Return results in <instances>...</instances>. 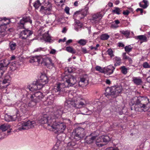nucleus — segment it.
I'll return each mask as SVG.
<instances>
[{
  "label": "nucleus",
  "mask_w": 150,
  "mask_h": 150,
  "mask_svg": "<svg viewBox=\"0 0 150 150\" xmlns=\"http://www.w3.org/2000/svg\"><path fill=\"white\" fill-rule=\"evenodd\" d=\"M142 2L144 3V4L143 5L142 8H145L148 6V1L145 0H143Z\"/></svg>",
  "instance_id": "obj_46"
},
{
  "label": "nucleus",
  "mask_w": 150,
  "mask_h": 150,
  "mask_svg": "<svg viewBox=\"0 0 150 150\" xmlns=\"http://www.w3.org/2000/svg\"><path fill=\"white\" fill-rule=\"evenodd\" d=\"M35 125V122L34 121L28 120L27 121H23L18 124V129L20 130L28 129L33 128Z\"/></svg>",
  "instance_id": "obj_9"
},
{
  "label": "nucleus",
  "mask_w": 150,
  "mask_h": 150,
  "mask_svg": "<svg viewBox=\"0 0 150 150\" xmlns=\"http://www.w3.org/2000/svg\"><path fill=\"white\" fill-rule=\"evenodd\" d=\"M33 33V31L26 29L23 30L20 33V37L23 39H25L31 35Z\"/></svg>",
  "instance_id": "obj_18"
},
{
  "label": "nucleus",
  "mask_w": 150,
  "mask_h": 150,
  "mask_svg": "<svg viewBox=\"0 0 150 150\" xmlns=\"http://www.w3.org/2000/svg\"><path fill=\"white\" fill-rule=\"evenodd\" d=\"M11 126L8 124L2 125L0 126V129L1 130L5 131L10 128Z\"/></svg>",
  "instance_id": "obj_24"
},
{
  "label": "nucleus",
  "mask_w": 150,
  "mask_h": 150,
  "mask_svg": "<svg viewBox=\"0 0 150 150\" xmlns=\"http://www.w3.org/2000/svg\"><path fill=\"white\" fill-rule=\"evenodd\" d=\"M72 41V40H68L66 42V43L67 44H69Z\"/></svg>",
  "instance_id": "obj_59"
},
{
  "label": "nucleus",
  "mask_w": 150,
  "mask_h": 150,
  "mask_svg": "<svg viewBox=\"0 0 150 150\" xmlns=\"http://www.w3.org/2000/svg\"><path fill=\"white\" fill-rule=\"evenodd\" d=\"M109 36L106 34H102L100 36V39L103 40H107L109 38Z\"/></svg>",
  "instance_id": "obj_36"
},
{
  "label": "nucleus",
  "mask_w": 150,
  "mask_h": 150,
  "mask_svg": "<svg viewBox=\"0 0 150 150\" xmlns=\"http://www.w3.org/2000/svg\"><path fill=\"white\" fill-rule=\"evenodd\" d=\"M131 110L137 112L144 111V110L150 108L149 99L146 96H139L133 97L129 103Z\"/></svg>",
  "instance_id": "obj_1"
},
{
  "label": "nucleus",
  "mask_w": 150,
  "mask_h": 150,
  "mask_svg": "<svg viewBox=\"0 0 150 150\" xmlns=\"http://www.w3.org/2000/svg\"><path fill=\"white\" fill-rule=\"evenodd\" d=\"M136 11L137 12H138L139 11H140L141 13L142 14L143 13V10L142 9L140 8H138L137 9Z\"/></svg>",
  "instance_id": "obj_54"
},
{
  "label": "nucleus",
  "mask_w": 150,
  "mask_h": 150,
  "mask_svg": "<svg viewBox=\"0 0 150 150\" xmlns=\"http://www.w3.org/2000/svg\"><path fill=\"white\" fill-rule=\"evenodd\" d=\"M6 28V25L5 24H1L0 25V30H1L5 31Z\"/></svg>",
  "instance_id": "obj_40"
},
{
  "label": "nucleus",
  "mask_w": 150,
  "mask_h": 150,
  "mask_svg": "<svg viewBox=\"0 0 150 150\" xmlns=\"http://www.w3.org/2000/svg\"><path fill=\"white\" fill-rule=\"evenodd\" d=\"M28 104V105L29 107H32L35 106L36 104V103L38 102V100H36L35 99H33L31 100Z\"/></svg>",
  "instance_id": "obj_27"
},
{
  "label": "nucleus",
  "mask_w": 150,
  "mask_h": 150,
  "mask_svg": "<svg viewBox=\"0 0 150 150\" xmlns=\"http://www.w3.org/2000/svg\"><path fill=\"white\" fill-rule=\"evenodd\" d=\"M88 8H86L84 9L81 11H77L74 13V15H83V17L86 16L87 13Z\"/></svg>",
  "instance_id": "obj_23"
},
{
  "label": "nucleus",
  "mask_w": 150,
  "mask_h": 150,
  "mask_svg": "<svg viewBox=\"0 0 150 150\" xmlns=\"http://www.w3.org/2000/svg\"><path fill=\"white\" fill-rule=\"evenodd\" d=\"M43 37L44 38H45L48 41H50V40H51L50 37L47 33L46 34V35L45 34L44 35Z\"/></svg>",
  "instance_id": "obj_48"
},
{
  "label": "nucleus",
  "mask_w": 150,
  "mask_h": 150,
  "mask_svg": "<svg viewBox=\"0 0 150 150\" xmlns=\"http://www.w3.org/2000/svg\"><path fill=\"white\" fill-rule=\"evenodd\" d=\"M132 47H131L130 45L126 46L125 47V51L127 53H129V52L132 51Z\"/></svg>",
  "instance_id": "obj_39"
},
{
  "label": "nucleus",
  "mask_w": 150,
  "mask_h": 150,
  "mask_svg": "<svg viewBox=\"0 0 150 150\" xmlns=\"http://www.w3.org/2000/svg\"><path fill=\"white\" fill-rule=\"evenodd\" d=\"M20 108L21 111H22L23 113H25L26 111L28 110L29 109L28 104L25 103L21 104Z\"/></svg>",
  "instance_id": "obj_22"
},
{
  "label": "nucleus",
  "mask_w": 150,
  "mask_h": 150,
  "mask_svg": "<svg viewBox=\"0 0 150 150\" xmlns=\"http://www.w3.org/2000/svg\"><path fill=\"white\" fill-rule=\"evenodd\" d=\"M114 22H115V24H119L120 23V21L118 20H115L114 21Z\"/></svg>",
  "instance_id": "obj_60"
},
{
  "label": "nucleus",
  "mask_w": 150,
  "mask_h": 150,
  "mask_svg": "<svg viewBox=\"0 0 150 150\" xmlns=\"http://www.w3.org/2000/svg\"><path fill=\"white\" fill-rule=\"evenodd\" d=\"M114 9L112 11V13H115L118 15H119L121 13L122 11V9L118 7H115L114 8Z\"/></svg>",
  "instance_id": "obj_30"
},
{
  "label": "nucleus",
  "mask_w": 150,
  "mask_h": 150,
  "mask_svg": "<svg viewBox=\"0 0 150 150\" xmlns=\"http://www.w3.org/2000/svg\"><path fill=\"white\" fill-rule=\"evenodd\" d=\"M78 43L82 45H84L86 43V40L81 39L78 41Z\"/></svg>",
  "instance_id": "obj_43"
},
{
  "label": "nucleus",
  "mask_w": 150,
  "mask_h": 150,
  "mask_svg": "<svg viewBox=\"0 0 150 150\" xmlns=\"http://www.w3.org/2000/svg\"><path fill=\"white\" fill-rule=\"evenodd\" d=\"M122 90V86L116 85L112 86L106 88L105 95L107 97L111 96L112 98H115L121 93Z\"/></svg>",
  "instance_id": "obj_5"
},
{
  "label": "nucleus",
  "mask_w": 150,
  "mask_h": 150,
  "mask_svg": "<svg viewBox=\"0 0 150 150\" xmlns=\"http://www.w3.org/2000/svg\"><path fill=\"white\" fill-rule=\"evenodd\" d=\"M142 65L143 68H150V65L147 62H144Z\"/></svg>",
  "instance_id": "obj_42"
},
{
  "label": "nucleus",
  "mask_w": 150,
  "mask_h": 150,
  "mask_svg": "<svg viewBox=\"0 0 150 150\" xmlns=\"http://www.w3.org/2000/svg\"><path fill=\"white\" fill-rule=\"evenodd\" d=\"M88 80L83 77H80L79 82V86L80 87H83L86 86L88 84Z\"/></svg>",
  "instance_id": "obj_21"
},
{
  "label": "nucleus",
  "mask_w": 150,
  "mask_h": 150,
  "mask_svg": "<svg viewBox=\"0 0 150 150\" xmlns=\"http://www.w3.org/2000/svg\"><path fill=\"white\" fill-rule=\"evenodd\" d=\"M66 50L67 51L72 54H75L76 52L75 50L71 47L69 46L66 47Z\"/></svg>",
  "instance_id": "obj_31"
},
{
  "label": "nucleus",
  "mask_w": 150,
  "mask_h": 150,
  "mask_svg": "<svg viewBox=\"0 0 150 150\" xmlns=\"http://www.w3.org/2000/svg\"><path fill=\"white\" fill-rule=\"evenodd\" d=\"M66 38H64L63 39H59V41H58V42H65L66 41Z\"/></svg>",
  "instance_id": "obj_56"
},
{
  "label": "nucleus",
  "mask_w": 150,
  "mask_h": 150,
  "mask_svg": "<svg viewBox=\"0 0 150 150\" xmlns=\"http://www.w3.org/2000/svg\"><path fill=\"white\" fill-rule=\"evenodd\" d=\"M106 150H119L117 148H115L113 147H110L106 148Z\"/></svg>",
  "instance_id": "obj_49"
},
{
  "label": "nucleus",
  "mask_w": 150,
  "mask_h": 150,
  "mask_svg": "<svg viewBox=\"0 0 150 150\" xmlns=\"http://www.w3.org/2000/svg\"><path fill=\"white\" fill-rule=\"evenodd\" d=\"M122 34L124 35L127 38L129 37V36L130 35V31L128 30H127L126 31L122 30L120 32Z\"/></svg>",
  "instance_id": "obj_35"
},
{
  "label": "nucleus",
  "mask_w": 150,
  "mask_h": 150,
  "mask_svg": "<svg viewBox=\"0 0 150 150\" xmlns=\"http://www.w3.org/2000/svg\"><path fill=\"white\" fill-rule=\"evenodd\" d=\"M138 38L140 40L143 42H146L147 41V38L146 36L144 35H140L137 36Z\"/></svg>",
  "instance_id": "obj_37"
},
{
  "label": "nucleus",
  "mask_w": 150,
  "mask_h": 150,
  "mask_svg": "<svg viewBox=\"0 0 150 150\" xmlns=\"http://www.w3.org/2000/svg\"><path fill=\"white\" fill-rule=\"evenodd\" d=\"M9 64L10 68L12 70H14L16 69V63L15 62H9L7 60L5 59L0 61V69L1 70H4L3 71L4 72L7 68L8 65Z\"/></svg>",
  "instance_id": "obj_10"
},
{
  "label": "nucleus",
  "mask_w": 150,
  "mask_h": 150,
  "mask_svg": "<svg viewBox=\"0 0 150 150\" xmlns=\"http://www.w3.org/2000/svg\"><path fill=\"white\" fill-rule=\"evenodd\" d=\"M129 13V11L127 10H126L125 11H124L123 12V14L124 15H128Z\"/></svg>",
  "instance_id": "obj_50"
},
{
  "label": "nucleus",
  "mask_w": 150,
  "mask_h": 150,
  "mask_svg": "<svg viewBox=\"0 0 150 150\" xmlns=\"http://www.w3.org/2000/svg\"><path fill=\"white\" fill-rule=\"evenodd\" d=\"M103 15L100 13L94 14L92 16L91 21L92 23H98L102 19Z\"/></svg>",
  "instance_id": "obj_15"
},
{
  "label": "nucleus",
  "mask_w": 150,
  "mask_h": 150,
  "mask_svg": "<svg viewBox=\"0 0 150 150\" xmlns=\"http://www.w3.org/2000/svg\"><path fill=\"white\" fill-rule=\"evenodd\" d=\"M63 112V108H62L60 109H58L56 111L54 112L53 115H51L48 116L47 115H45L43 116L46 115L47 117H48L51 116H52V119L54 118L56 120V118H60L61 117Z\"/></svg>",
  "instance_id": "obj_14"
},
{
  "label": "nucleus",
  "mask_w": 150,
  "mask_h": 150,
  "mask_svg": "<svg viewBox=\"0 0 150 150\" xmlns=\"http://www.w3.org/2000/svg\"><path fill=\"white\" fill-rule=\"evenodd\" d=\"M110 137L108 136H103L99 137V139L97 140L96 144L98 146L100 145V146H102L106 144L110 141Z\"/></svg>",
  "instance_id": "obj_12"
},
{
  "label": "nucleus",
  "mask_w": 150,
  "mask_h": 150,
  "mask_svg": "<svg viewBox=\"0 0 150 150\" xmlns=\"http://www.w3.org/2000/svg\"><path fill=\"white\" fill-rule=\"evenodd\" d=\"M76 143L74 141H71L70 142H69L68 144V146L69 147H73L75 146L76 144Z\"/></svg>",
  "instance_id": "obj_44"
},
{
  "label": "nucleus",
  "mask_w": 150,
  "mask_h": 150,
  "mask_svg": "<svg viewBox=\"0 0 150 150\" xmlns=\"http://www.w3.org/2000/svg\"><path fill=\"white\" fill-rule=\"evenodd\" d=\"M9 48L11 50H13L16 49V44L13 42H11L9 43Z\"/></svg>",
  "instance_id": "obj_32"
},
{
  "label": "nucleus",
  "mask_w": 150,
  "mask_h": 150,
  "mask_svg": "<svg viewBox=\"0 0 150 150\" xmlns=\"http://www.w3.org/2000/svg\"><path fill=\"white\" fill-rule=\"evenodd\" d=\"M105 82L107 84L110 85L111 84V81L110 80L108 79L106 80Z\"/></svg>",
  "instance_id": "obj_52"
},
{
  "label": "nucleus",
  "mask_w": 150,
  "mask_h": 150,
  "mask_svg": "<svg viewBox=\"0 0 150 150\" xmlns=\"http://www.w3.org/2000/svg\"><path fill=\"white\" fill-rule=\"evenodd\" d=\"M41 4L40 2V1L38 0L36 1L33 3V6L34 7L35 9H37L41 5Z\"/></svg>",
  "instance_id": "obj_34"
},
{
  "label": "nucleus",
  "mask_w": 150,
  "mask_h": 150,
  "mask_svg": "<svg viewBox=\"0 0 150 150\" xmlns=\"http://www.w3.org/2000/svg\"><path fill=\"white\" fill-rule=\"evenodd\" d=\"M97 103L98 106H97V109L99 111H100L103 108V106L101 103L98 101H96Z\"/></svg>",
  "instance_id": "obj_38"
},
{
  "label": "nucleus",
  "mask_w": 150,
  "mask_h": 150,
  "mask_svg": "<svg viewBox=\"0 0 150 150\" xmlns=\"http://www.w3.org/2000/svg\"><path fill=\"white\" fill-rule=\"evenodd\" d=\"M44 97V96L43 94L40 91H38L36 92H35L34 93L31 95L30 96V99L31 100L35 99L37 100L38 101V102L39 100H41Z\"/></svg>",
  "instance_id": "obj_16"
},
{
  "label": "nucleus",
  "mask_w": 150,
  "mask_h": 150,
  "mask_svg": "<svg viewBox=\"0 0 150 150\" xmlns=\"http://www.w3.org/2000/svg\"><path fill=\"white\" fill-rule=\"evenodd\" d=\"M115 68L111 65H109L107 67L102 68L99 66H96L95 67V69L97 71H99L101 73H104L106 74L105 73L108 74H112L113 71V70Z\"/></svg>",
  "instance_id": "obj_11"
},
{
  "label": "nucleus",
  "mask_w": 150,
  "mask_h": 150,
  "mask_svg": "<svg viewBox=\"0 0 150 150\" xmlns=\"http://www.w3.org/2000/svg\"><path fill=\"white\" fill-rule=\"evenodd\" d=\"M74 6H78V2L77 1H76L74 3Z\"/></svg>",
  "instance_id": "obj_63"
},
{
  "label": "nucleus",
  "mask_w": 150,
  "mask_h": 150,
  "mask_svg": "<svg viewBox=\"0 0 150 150\" xmlns=\"http://www.w3.org/2000/svg\"><path fill=\"white\" fill-rule=\"evenodd\" d=\"M29 22L30 24L32 23V21L30 20L29 17L25 16L23 17L18 23V28H24V24L26 23Z\"/></svg>",
  "instance_id": "obj_13"
},
{
  "label": "nucleus",
  "mask_w": 150,
  "mask_h": 150,
  "mask_svg": "<svg viewBox=\"0 0 150 150\" xmlns=\"http://www.w3.org/2000/svg\"><path fill=\"white\" fill-rule=\"evenodd\" d=\"M114 62H115V66H117L120 65L121 64V59L118 57H115L114 58Z\"/></svg>",
  "instance_id": "obj_29"
},
{
  "label": "nucleus",
  "mask_w": 150,
  "mask_h": 150,
  "mask_svg": "<svg viewBox=\"0 0 150 150\" xmlns=\"http://www.w3.org/2000/svg\"><path fill=\"white\" fill-rule=\"evenodd\" d=\"M52 9V5L50 3L48 2L47 4H45L44 6H41L40 11L43 14H46L47 11H50Z\"/></svg>",
  "instance_id": "obj_17"
},
{
  "label": "nucleus",
  "mask_w": 150,
  "mask_h": 150,
  "mask_svg": "<svg viewBox=\"0 0 150 150\" xmlns=\"http://www.w3.org/2000/svg\"><path fill=\"white\" fill-rule=\"evenodd\" d=\"M63 86V84L59 83L57 84L56 86L54 87V89L55 92L59 91L61 90V87Z\"/></svg>",
  "instance_id": "obj_33"
},
{
  "label": "nucleus",
  "mask_w": 150,
  "mask_h": 150,
  "mask_svg": "<svg viewBox=\"0 0 150 150\" xmlns=\"http://www.w3.org/2000/svg\"><path fill=\"white\" fill-rule=\"evenodd\" d=\"M124 45L121 42H119L118 43V46L120 47H124Z\"/></svg>",
  "instance_id": "obj_53"
},
{
  "label": "nucleus",
  "mask_w": 150,
  "mask_h": 150,
  "mask_svg": "<svg viewBox=\"0 0 150 150\" xmlns=\"http://www.w3.org/2000/svg\"><path fill=\"white\" fill-rule=\"evenodd\" d=\"M48 82L47 76H40V79L35 81H34L33 83L28 86V88L30 91L40 90L44 86V84Z\"/></svg>",
  "instance_id": "obj_4"
},
{
  "label": "nucleus",
  "mask_w": 150,
  "mask_h": 150,
  "mask_svg": "<svg viewBox=\"0 0 150 150\" xmlns=\"http://www.w3.org/2000/svg\"><path fill=\"white\" fill-rule=\"evenodd\" d=\"M11 79L10 76H5L4 79L2 81V83L3 84H5L6 83H9Z\"/></svg>",
  "instance_id": "obj_28"
},
{
  "label": "nucleus",
  "mask_w": 150,
  "mask_h": 150,
  "mask_svg": "<svg viewBox=\"0 0 150 150\" xmlns=\"http://www.w3.org/2000/svg\"><path fill=\"white\" fill-rule=\"evenodd\" d=\"M18 114H17L16 115L11 116L7 114L5 115L4 119L5 121L8 122L10 121H14L16 120H19V116L18 115Z\"/></svg>",
  "instance_id": "obj_19"
},
{
  "label": "nucleus",
  "mask_w": 150,
  "mask_h": 150,
  "mask_svg": "<svg viewBox=\"0 0 150 150\" xmlns=\"http://www.w3.org/2000/svg\"><path fill=\"white\" fill-rule=\"evenodd\" d=\"M56 50L54 49H52L50 52V53L51 54H55L56 52Z\"/></svg>",
  "instance_id": "obj_55"
},
{
  "label": "nucleus",
  "mask_w": 150,
  "mask_h": 150,
  "mask_svg": "<svg viewBox=\"0 0 150 150\" xmlns=\"http://www.w3.org/2000/svg\"><path fill=\"white\" fill-rule=\"evenodd\" d=\"M82 51L84 53H86L87 52V51L85 48H83L82 49Z\"/></svg>",
  "instance_id": "obj_61"
},
{
  "label": "nucleus",
  "mask_w": 150,
  "mask_h": 150,
  "mask_svg": "<svg viewBox=\"0 0 150 150\" xmlns=\"http://www.w3.org/2000/svg\"><path fill=\"white\" fill-rule=\"evenodd\" d=\"M123 59L127 60L129 62L130 64H132V59L126 55V53L125 52L122 54Z\"/></svg>",
  "instance_id": "obj_26"
},
{
  "label": "nucleus",
  "mask_w": 150,
  "mask_h": 150,
  "mask_svg": "<svg viewBox=\"0 0 150 150\" xmlns=\"http://www.w3.org/2000/svg\"><path fill=\"white\" fill-rule=\"evenodd\" d=\"M108 54L111 57L113 56L114 55L113 54V51L111 49H109L107 51Z\"/></svg>",
  "instance_id": "obj_45"
},
{
  "label": "nucleus",
  "mask_w": 150,
  "mask_h": 150,
  "mask_svg": "<svg viewBox=\"0 0 150 150\" xmlns=\"http://www.w3.org/2000/svg\"><path fill=\"white\" fill-rule=\"evenodd\" d=\"M29 62L36 65H38L40 63L49 69L51 68L54 66V64L51 59L48 57H42L39 56L32 57L29 60Z\"/></svg>",
  "instance_id": "obj_3"
},
{
  "label": "nucleus",
  "mask_w": 150,
  "mask_h": 150,
  "mask_svg": "<svg viewBox=\"0 0 150 150\" xmlns=\"http://www.w3.org/2000/svg\"><path fill=\"white\" fill-rule=\"evenodd\" d=\"M132 81L134 83L137 85H141L142 83V81L141 79L137 78V77H134L133 78Z\"/></svg>",
  "instance_id": "obj_25"
},
{
  "label": "nucleus",
  "mask_w": 150,
  "mask_h": 150,
  "mask_svg": "<svg viewBox=\"0 0 150 150\" xmlns=\"http://www.w3.org/2000/svg\"><path fill=\"white\" fill-rule=\"evenodd\" d=\"M111 27L112 28H117V27H118V26L117 25L112 24L111 25Z\"/></svg>",
  "instance_id": "obj_57"
},
{
  "label": "nucleus",
  "mask_w": 150,
  "mask_h": 150,
  "mask_svg": "<svg viewBox=\"0 0 150 150\" xmlns=\"http://www.w3.org/2000/svg\"><path fill=\"white\" fill-rule=\"evenodd\" d=\"M85 134L84 129L81 127L76 128L72 133V135L76 141H79L83 138Z\"/></svg>",
  "instance_id": "obj_7"
},
{
  "label": "nucleus",
  "mask_w": 150,
  "mask_h": 150,
  "mask_svg": "<svg viewBox=\"0 0 150 150\" xmlns=\"http://www.w3.org/2000/svg\"><path fill=\"white\" fill-rule=\"evenodd\" d=\"M147 80L150 83V76L147 78Z\"/></svg>",
  "instance_id": "obj_64"
},
{
  "label": "nucleus",
  "mask_w": 150,
  "mask_h": 150,
  "mask_svg": "<svg viewBox=\"0 0 150 150\" xmlns=\"http://www.w3.org/2000/svg\"><path fill=\"white\" fill-rule=\"evenodd\" d=\"M6 34V31L0 30V38L4 37Z\"/></svg>",
  "instance_id": "obj_47"
},
{
  "label": "nucleus",
  "mask_w": 150,
  "mask_h": 150,
  "mask_svg": "<svg viewBox=\"0 0 150 150\" xmlns=\"http://www.w3.org/2000/svg\"><path fill=\"white\" fill-rule=\"evenodd\" d=\"M61 78L64 82L65 87L72 86L75 84L76 81L74 76H62Z\"/></svg>",
  "instance_id": "obj_8"
},
{
  "label": "nucleus",
  "mask_w": 150,
  "mask_h": 150,
  "mask_svg": "<svg viewBox=\"0 0 150 150\" xmlns=\"http://www.w3.org/2000/svg\"><path fill=\"white\" fill-rule=\"evenodd\" d=\"M121 71L123 74H126L127 73V69L124 66L121 67Z\"/></svg>",
  "instance_id": "obj_41"
},
{
  "label": "nucleus",
  "mask_w": 150,
  "mask_h": 150,
  "mask_svg": "<svg viewBox=\"0 0 150 150\" xmlns=\"http://www.w3.org/2000/svg\"><path fill=\"white\" fill-rule=\"evenodd\" d=\"M96 136H93L91 134L86 136L85 139V142L88 144H90L93 142L96 139Z\"/></svg>",
  "instance_id": "obj_20"
},
{
  "label": "nucleus",
  "mask_w": 150,
  "mask_h": 150,
  "mask_svg": "<svg viewBox=\"0 0 150 150\" xmlns=\"http://www.w3.org/2000/svg\"><path fill=\"white\" fill-rule=\"evenodd\" d=\"M90 48L91 50H93L94 49L95 50H97V47H93L92 46H91Z\"/></svg>",
  "instance_id": "obj_58"
},
{
  "label": "nucleus",
  "mask_w": 150,
  "mask_h": 150,
  "mask_svg": "<svg viewBox=\"0 0 150 150\" xmlns=\"http://www.w3.org/2000/svg\"><path fill=\"white\" fill-rule=\"evenodd\" d=\"M108 5L109 6L112 7L113 6V4L112 3L110 2L108 3Z\"/></svg>",
  "instance_id": "obj_62"
},
{
  "label": "nucleus",
  "mask_w": 150,
  "mask_h": 150,
  "mask_svg": "<svg viewBox=\"0 0 150 150\" xmlns=\"http://www.w3.org/2000/svg\"><path fill=\"white\" fill-rule=\"evenodd\" d=\"M65 107L71 108L74 107L76 108H81L85 107L86 106V103L85 100L81 99L79 101H71L69 100L67 101L64 104Z\"/></svg>",
  "instance_id": "obj_6"
},
{
  "label": "nucleus",
  "mask_w": 150,
  "mask_h": 150,
  "mask_svg": "<svg viewBox=\"0 0 150 150\" xmlns=\"http://www.w3.org/2000/svg\"><path fill=\"white\" fill-rule=\"evenodd\" d=\"M65 11L67 14H69V8L68 7H65L64 9Z\"/></svg>",
  "instance_id": "obj_51"
},
{
  "label": "nucleus",
  "mask_w": 150,
  "mask_h": 150,
  "mask_svg": "<svg viewBox=\"0 0 150 150\" xmlns=\"http://www.w3.org/2000/svg\"><path fill=\"white\" fill-rule=\"evenodd\" d=\"M41 124L46 125L47 128L50 130H56L58 133H63L66 128V125L63 122H57L55 119L52 118V116L47 117L46 115L42 116L39 121Z\"/></svg>",
  "instance_id": "obj_2"
}]
</instances>
